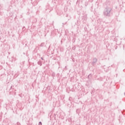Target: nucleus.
<instances>
[{
  "label": "nucleus",
  "instance_id": "nucleus-1",
  "mask_svg": "<svg viewBox=\"0 0 125 125\" xmlns=\"http://www.w3.org/2000/svg\"><path fill=\"white\" fill-rule=\"evenodd\" d=\"M111 11H112V8L108 6L105 7L103 12L104 16H105V17H110Z\"/></svg>",
  "mask_w": 125,
  "mask_h": 125
},
{
  "label": "nucleus",
  "instance_id": "nucleus-2",
  "mask_svg": "<svg viewBox=\"0 0 125 125\" xmlns=\"http://www.w3.org/2000/svg\"><path fill=\"white\" fill-rule=\"evenodd\" d=\"M97 62V59L96 58H95L93 60V64H95Z\"/></svg>",
  "mask_w": 125,
  "mask_h": 125
},
{
  "label": "nucleus",
  "instance_id": "nucleus-3",
  "mask_svg": "<svg viewBox=\"0 0 125 125\" xmlns=\"http://www.w3.org/2000/svg\"><path fill=\"white\" fill-rule=\"evenodd\" d=\"M38 65H40V66H42V62L41 61H39L38 62Z\"/></svg>",
  "mask_w": 125,
  "mask_h": 125
},
{
  "label": "nucleus",
  "instance_id": "nucleus-4",
  "mask_svg": "<svg viewBox=\"0 0 125 125\" xmlns=\"http://www.w3.org/2000/svg\"><path fill=\"white\" fill-rule=\"evenodd\" d=\"M44 45V43H42L41 44V46H43Z\"/></svg>",
  "mask_w": 125,
  "mask_h": 125
},
{
  "label": "nucleus",
  "instance_id": "nucleus-5",
  "mask_svg": "<svg viewBox=\"0 0 125 125\" xmlns=\"http://www.w3.org/2000/svg\"><path fill=\"white\" fill-rule=\"evenodd\" d=\"M39 125H42V123L41 122H39Z\"/></svg>",
  "mask_w": 125,
  "mask_h": 125
},
{
  "label": "nucleus",
  "instance_id": "nucleus-6",
  "mask_svg": "<svg viewBox=\"0 0 125 125\" xmlns=\"http://www.w3.org/2000/svg\"><path fill=\"white\" fill-rule=\"evenodd\" d=\"M42 60H43V58H41Z\"/></svg>",
  "mask_w": 125,
  "mask_h": 125
},
{
  "label": "nucleus",
  "instance_id": "nucleus-7",
  "mask_svg": "<svg viewBox=\"0 0 125 125\" xmlns=\"http://www.w3.org/2000/svg\"><path fill=\"white\" fill-rule=\"evenodd\" d=\"M12 86H13V85L11 86V88H10L11 89V88H12Z\"/></svg>",
  "mask_w": 125,
  "mask_h": 125
},
{
  "label": "nucleus",
  "instance_id": "nucleus-8",
  "mask_svg": "<svg viewBox=\"0 0 125 125\" xmlns=\"http://www.w3.org/2000/svg\"><path fill=\"white\" fill-rule=\"evenodd\" d=\"M89 76H90V75H89L88 76V78H89Z\"/></svg>",
  "mask_w": 125,
  "mask_h": 125
}]
</instances>
